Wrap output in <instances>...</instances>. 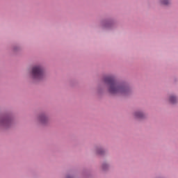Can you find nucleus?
Here are the masks:
<instances>
[{
  "label": "nucleus",
  "mask_w": 178,
  "mask_h": 178,
  "mask_svg": "<svg viewBox=\"0 0 178 178\" xmlns=\"http://www.w3.org/2000/svg\"><path fill=\"white\" fill-rule=\"evenodd\" d=\"M104 83L108 87V91L111 94H120V95H127L130 89L129 87L117 83L115 78L107 76L104 78Z\"/></svg>",
  "instance_id": "obj_1"
},
{
  "label": "nucleus",
  "mask_w": 178,
  "mask_h": 178,
  "mask_svg": "<svg viewBox=\"0 0 178 178\" xmlns=\"http://www.w3.org/2000/svg\"><path fill=\"white\" fill-rule=\"evenodd\" d=\"M32 77L34 80H42L45 77V73L42 66L36 65L32 68Z\"/></svg>",
  "instance_id": "obj_2"
},
{
  "label": "nucleus",
  "mask_w": 178,
  "mask_h": 178,
  "mask_svg": "<svg viewBox=\"0 0 178 178\" xmlns=\"http://www.w3.org/2000/svg\"><path fill=\"white\" fill-rule=\"evenodd\" d=\"M39 120L43 124H45L47 122H48V118L46 117L45 115H42L39 117Z\"/></svg>",
  "instance_id": "obj_3"
},
{
  "label": "nucleus",
  "mask_w": 178,
  "mask_h": 178,
  "mask_svg": "<svg viewBox=\"0 0 178 178\" xmlns=\"http://www.w3.org/2000/svg\"><path fill=\"white\" fill-rule=\"evenodd\" d=\"M170 102H171V104H176V102H177V98H176V97L175 96H171L170 97Z\"/></svg>",
  "instance_id": "obj_4"
},
{
  "label": "nucleus",
  "mask_w": 178,
  "mask_h": 178,
  "mask_svg": "<svg viewBox=\"0 0 178 178\" xmlns=\"http://www.w3.org/2000/svg\"><path fill=\"white\" fill-rule=\"evenodd\" d=\"M135 116L136 118L140 119L141 118H143V116H144V114H143V113L141 112H137L135 113Z\"/></svg>",
  "instance_id": "obj_5"
},
{
  "label": "nucleus",
  "mask_w": 178,
  "mask_h": 178,
  "mask_svg": "<svg viewBox=\"0 0 178 178\" xmlns=\"http://www.w3.org/2000/svg\"><path fill=\"white\" fill-rule=\"evenodd\" d=\"M161 3L162 5H169L170 1L169 0H161Z\"/></svg>",
  "instance_id": "obj_6"
},
{
  "label": "nucleus",
  "mask_w": 178,
  "mask_h": 178,
  "mask_svg": "<svg viewBox=\"0 0 178 178\" xmlns=\"http://www.w3.org/2000/svg\"><path fill=\"white\" fill-rule=\"evenodd\" d=\"M102 152H103L102 149H100L99 150L97 151V154H99L100 155H102Z\"/></svg>",
  "instance_id": "obj_7"
}]
</instances>
